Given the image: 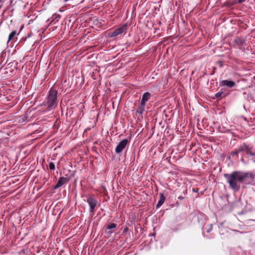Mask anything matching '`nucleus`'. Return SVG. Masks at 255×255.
<instances>
[{"label": "nucleus", "instance_id": "6ab92c4d", "mask_svg": "<svg viewBox=\"0 0 255 255\" xmlns=\"http://www.w3.org/2000/svg\"><path fill=\"white\" fill-rule=\"evenodd\" d=\"M222 92H218L217 93H216L215 94V96L217 98H219V97H220L222 94Z\"/></svg>", "mask_w": 255, "mask_h": 255}, {"label": "nucleus", "instance_id": "f8f14e48", "mask_svg": "<svg viewBox=\"0 0 255 255\" xmlns=\"http://www.w3.org/2000/svg\"><path fill=\"white\" fill-rule=\"evenodd\" d=\"M151 97V94L149 92L144 93L142 97L140 103L145 105L146 102H147Z\"/></svg>", "mask_w": 255, "mask_h": 255}, {"label": "nucleus", "instance_id": "39448f33", "mask_svg": "<svg viewBox=\"0 0 255 255\" xmlns=\"http://www.w3.org/2000/svg\"><path fill=\"white\" fill-rule=\"evenodd\" d=\"M251 149L252 147H250L249 145H248L245 143L240 145L238 147V151L246 152L247 154H249L251 156H255V152L252 151Z\"/></svg>", "mask_w": 255, "mask_h": 255}, {"label": "nucleus", "instance_id": "4be33fe9", "mask_svg": "<svg viewBox=\"0 0 255 255\" xmlns=\"http://www.w3.org/2000/svg\"><path fill=\"white\" fill-rule=\"evenodd\" d=\"M246 0H238V3H241L244 1H245Z\"/></svg>", "mask_w": 255, "mask_h": 255}, {"label": "nucleus", "instance_id": "9d476101", "mask_svg": "<svg viewBox=\"0 0 255 255\" xmlns=\"http://www.w3.org/2000/svg\"><path fill=\"white\" fill-rule=\"evenodd\" d=\"M246 42V39L242 37H236L234 40V42L238 45L239 47H242Z\"/></svg>", "mask_w": 255, "mask_h": 255}, {"label": "nucleus", "instance_id": "a211bd4d", "mask_svg": "<svg viewBox=\"0 0 255 255\" xmlns=\"http://www.w3.org/2000/svg\"><path fill=\"white\" fill-rule=\"evenodd\" d=\"M239 152H240L238 151V149H236L235 150L232 151L230 154L232 156H234V155L238 156Z\"/></svg>", "mask_w": 255, "mask_h": 255}, {"label": "nucleus", "instance_id": "aec40b11", "mask_svg": "<svg viewBox=\"0 0 255 255\" xmlns=\"http://www.w3.org/2000/svg\"><path fill=\"white\" fill-rule=\"evenodd\" d=\"M218 64H219V65L220 66V67H223V63L222 61H218Z\"/></svg>", "mask_w": 255, "mask_h": 255}, {"label": "nucleus", "instance_id": "5701e85b", "mask_svg": "<svg viewBox=\"0 0 255 255\" xmlns=\"http://www.w3.org/2000/svg\"><path fill=\"white\" fill-rule=\"evenodd\" d=\"M183 198H184V197H182V196H179V197H178V199H180V200H182Z\"/></svg>", "mask_w": 255, "mask_h": 255}, {"label": "nucleus", "instance_id": "f257e3e1", "mask_svg": "<svg viewBox=\"0 0 255 255\" xmlns=\"http://www.w3.org/2000/svg\"><path fill=\"white\" fill-rule=\"evenodd\" d=\"M224 176L232 189L239 190L240 183H241V171H233L230 174H224Z\"/></svg>", "mask_w": 255, "mask_h": 255}, {"label": "nucleus", "instance_id": "9b49d317", "mask_svg": "<svg viewBox=\"0 0 255 255\" xmlns=\"http://www.w3.org/2000/svg\"><path fill=\"white\" fill-rule=\"evenodd\" d=\"M145 107V105L144 104L140 103L135 111L136 115H142L144 111Z\"/></svg>", "mask_w": 255, "mask_h": 255}, {"label": "nucleus", "instance_id": "f03ea898", "mask_svg": "<svg viewBox=\"0 0 255 255\" xmlns=\"http://www.w3.org/2000/svg\"><path fill=\"white\" fill-rule=\"evenodd\" d=\"M57 105V92L54 90H50L47 97L46 105L48 110L54 109Z\"/></svg>", "mask_w": 255, "mask_h": 255}, {"label": "nucleus", "instance_id": "2eb2a0df", "mask_svg": "<svg viewBox=\"0 0 255 255\" xmlns=\"http://www.w3.org/2000/svg\"><path fill=\"white\" fill-rule=\"evenodd\" d=\"M30 112V111H26L25 114L22 116L21 118L23 122L28 121L29 120Z\"/></svg>", "mask_w": 255, "mask_h": 255}, {"label": "nucleus", "instance_id": "dca6fc26", "mask_svg": "<svg viewBox=\"0 0 255 255\" xmlns=\"http://www.w3.org/2000/svg\"><path fill=\"white\" fill-rule=\"evenodd\" d=\"M16 31L14 30L12 31L8 36V41L7 43H8L13 38V37L16 35Z\"/></svg>", "mask_w": 255, "mask_h": 255}, {"label": "nucleus", "instance_id": "20e7f679", "mask_svg": "<svg viewBox=\"0 0 255 255\" xmlns=\"http://www.w3.org/2000/svg\"><path fill=\"white\" fill-rule=\"evenodd\" d=\"M128 29V24L127 23H125L122 25L120 26L119 27L117 28L113 31L109 33V36L111 38L117 36L123 33L126 32Z\"/></svg>", "mask_w": 255, "mask_h": 255}, {"label": "nucleus", "instance_id": "b1692460", "mask_svg": "<svg viewBox=\"0 0 255 255\" xmlns=\"http://www.w3.org/2000/svg\"><path fill=\"white\" fill-rule=\"evenodd\" d=\"M234 232H239V231H237V230H233Z\"/></svg>", "mask_w": 255, "mask_h": 255}, {"label": "nucleus", "instance_id": "0eeeda50", "mask_svg": "<svg viewBox=\"0 0 255 255\" xmlns=\"http://www.w3.org/2000/svg\"><path fill=\"white\" fill-rule=\"evenodd\" d=\"M128 142V140L127 139H124L121 141L116 147L115 152L117 153H121L123 150V149L126 147Z\"/></svg>", "mask_w": 255, "mask_h": 255}, {"label": "nucleus", "instance_id": "6e6552de", "mask_svg": "<svg viewBox=\"0 0 255 255\" xmlns=\"http://www.w3.org/2000/svg\"><path fill=\"white\" fill-rule=\"evenodd\" d=\"M236 85V83L233 81L225 80H222L220 82V85L222 87L226 86L228 88H232L234 87Z\"/></svg>", "mask_w": 255, "mask_h": 255}, {"label": "nucleus", "instance_id": "1a4fd4ad", "mask_svg": "<svg viewBox=\"0 0 255 255\" xmlns=\"http://www.w3.org/2000/svg\"><path fill=\"white\" fill-rule=\"evenodd\" d=\"M69 181V179L64 177H61L59 178V180L55 185L54 188H59L65 184L67 183Z\"/></svg>", "mask_w": 255, "mask_h": 255}, {"label": "nucleus", "instance_id": "7ed1b4c3", "mask_svg": "<svg viewBox=\"0 0 255 255\" xmlns=\"http://www.w3.org/2000/svg\"><path fill=\"white\" fill-rule=\"evenodd\" d=\"M241 183L246 185L255 184V172L249 171L243 172L241 171Z\"/></svg>", "mask_w": 255, "mask_h": 255}, {"label": "nucleus", "instance_id": "412c9836", "mask_svg": "<svg viewBox=\"0 0 255 255\" xmlns=\"http://www.w3.org/2000/svg\"><path fill=\"white\" fill-rule=\"evenodd\" d=\"M216 68L215 67H214L213 68V71L211 73V75H214L215 73V71H216Z\"/></svg>", "mask_w": 255, "mask_h": 255}, {"label": "nucleus", "instance_id": "ddd939ff", "mask_svg": "<svg viewBox=\"0 0 255 255\" xmlns=\"http://www.w3.org/2000/svg\"><path fill=\"white\" fill-rule=\"evenodd\" d=\"M117 227V224L115 223H110L107 226V230H109L107 231V233L111 234L114 233V231L113 229H115Z\"/></svg>", "mask_w": 255, "mask_h": 255}, {"label": "nucleus", "instance_id": "423d86ee", "mask_svg": "<svg viewBox=\"0 0 255 255\" xmlns=\"http://www.w3.org/2000/svg\"><path fill=\"white\" fill-rule=\"evenodd\" d=\"M87 202L90 206V212L93 213L98 204V201L93 197L90 196L87 198Z\"/></svg>", "mask_w": 255, "mask_h": 255}, {"label": "nucleus", "instance_id": "f3484780", "mask_svg": "<svg viewBox=\"0 0 255 255\" xmlns=\"http://www.w3.org/2000/svg\"><path fill=\"white\" fill-rule=\"evenodd\" d=\"M49 167L51 170H54L55 169L54 164L51 162L49 163Z\"/></svg>", "mask_w": 255, "mask_h": 255}, {"label": "nucleus", "instance_id": "4468645a", "mask_svg": "<svg viewBox=\"0 0 255 255\" xmlns=\"http://www.w3.org/2000/svg\"><path fill=\"white\" fill-rule=\"evenodd\" d=\"M165 200V198L163 194H160L159 200L156 205V208H159L160 207H161L164 202Z\"/></svg>", "mask_w": 255, "mask_h": 255}]
</instances>
